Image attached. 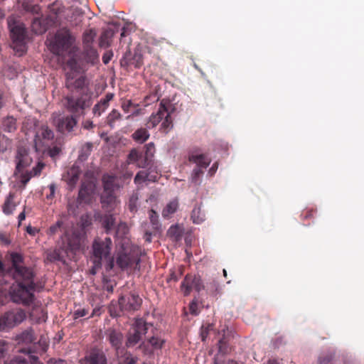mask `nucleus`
<instances>
[{
	"mask_svg": "<svg viewBox=\"0 0 364 364\" xmlns=\"http://www.w3.org/2000/svg\"><path fill=\"white\" fill-rule=\"evenodd\" d=\"M11 274L16 284L11 287V299L16 304L29 305L33 301L34 291L37 288V284L34 282L33 271L26 267H17Z\"/></svg>",
	"mask_w": 364,
	"mask_h": 364,
	"instance_id": "1",
	"label": "nucleus"
},
{
	"mask_svg": "<svg viewBox=\"0 0 364 364\" xmlns=\"http://www.w3.org/2000/svg\"><path fill=\"white\" fill-rule=\"evenodd\" d=\"M75 41V37L67 28H61L55 34L50 41L49 48L50 51L57 55H64L69 52Z\"/></svg>",
	"mask_w": 364,
	"mask_h": 364,
	"instance_id": "2",
	"label": "nucleus"
},
{
	"mask_svg": "<svg viewBox=\"0 0 364 364\" xmlns=\"http://www.w3.org/2000/svg\"><path fill=\"white\" fill-rule=\"evenodd\" d=\"M63 105L72 116L77 118L85 114V110L91 105V97L88 95L80 96L67 95L63 98Z\"/></svg>",
	"mask_w": 364,
	"mask_h": 364,
	"instance_id": "3",
	"label": "nucleus"
},
{
	"mask_svg": "<svg viewBox=\"0 0 364 364\" xmlns=\"http://www.w3.org/2000/svg\"><path fill=\"white\" fill-rule=\"evenodd\" d=\"M112 242L110 237H96L92 245V262L96 268H101L103 259L110 255Z\"/></svg>",
	"mask_w": 364,
	"mask_h": 364,
	"instance_id": "4",
	"label": "nucleus"
},
{
	"mask_svg": "<svg viewBox=\"0 0 364 364\" xmlns=\"http://www.w3.org/2000/svg\"><path fill=\"white\" fill-rule=\"evenodd\" d=\"M151 326L153 324L146 322L144 318H136L127 334L126 346L131 348L139 343Z\"/></svg>",
	"mask_w": 364,
	"mask_h": 364,
	"instance_id": "5",
	"label": "nucleus"
},
{
	"mask_svg": "<svg viewBox=\"0 0 364 364\" xmlns=\"http://www.w3.org/2000/svg\"><path fill=\"white\" fill-rule=\"evenodd\" d=\"M26 318V313L22 309H15L5 313L0 318V330L13 328Z\"/></svg>",
	"mask_w": 364,
	"mask_h": 364,
	"instance_id": "6",
	"label": "nucleus"
},
{
	"mask_svg": "<svg viewBox=\"0 0 364 364\" xmlns=\"http://www.w3.org/2000/svg\"><path fill=\"white\" fill-rule=\"evenodd\" d=\"M52 119L57 130L61 133L72 132L77 124V119L72 115L63 116L58 113H53Z\"/></svg>",
	"mask_w": 364,
	"mask_h": 364,
	"instance_id": "7",
	"label": "nucleus"
},
{
	"mask_svg": "<svg viewBox=\"0 0 364 364\" xmlns=\"http://www.w3.org/2000/svg\"><path fill=\"white\" fill-rule=\"evenodd\" d=\"M115 177L104 175L102 177L103 192L101 195L102 203L112 204L114 202V191L115 188Z\"/></svg>",
	"mask_w": 364,
	"mask_h": 364,
	"instance_id": "8",
	"label": "nucleus"
},
{
	"mask_svg": "<svg viewBox=\"0 0 364 364\" xmlns=\"http://www.w3.org/2000/svg\"><path fill=\"white\" fill-rule=\"evenodd\" d=\"M172 107V104L169 100L163 99L160 104L159 109L156 113H153L148 119L146 127L148 129H153L156 127L165 117L166 112H168Z\"/></svg>",
	"mask_w": 364,
	"mask_h": 364,
	"instance_id": "9",
	"label": "nucleus"
},
{
	"mask_svg": "<svg viewBox=\"0 0 364 364\" xmlns=\"http://www.w3.org/2000/svg\"><path fill=\"white\" fill-rule=\"evenodd\" d=\"M143 64V55L139 49H134V52L127 50L122 59L120 65L122 67L128 68L134 66L135 68H139Z\"/></svg>",
	"mask_w": 364,
	"mask_h": 364,
	"instance_id": "10",
	"label": "nucleus"
},
{
	"mask_svg": "<svg viewBox=\"0 0 364 364\" xmlns=\"http://www.w3.org/2000/svg\"><path fill=\"white\" fill-rule=\"evenodd\" d=\"M8 26L10 30L11 37L13 41L23 42L26 37V28L23 23L19 22L14 16L8 18Z\"/></svg>",
	"mask_w": 364,
	"mask_h": 364,
	"instance_id": "11",
	"label": "nucleus"
},
{
	"mask_svg": "<svg viewBox=\"0 0 364 364\" xmlns=\"http://www.w3.org/2000/svg\"><path fill=\"white\" fill-rule=\"evenodd\" d=\"M142 300L136 294L122 296L119 299V305L122 311H134L139 309Z\"/></svg>",
	"mask_w": 364,
	"mask_h": 364,
	"instance_id": "12",
	"label": "nucleus"
},
{
	"mask_svg": "<svg viewBox=\"0 0 364 364\" xmlns=\"http://www.w3.org/2000/svg\"><path fill=\"white\" fill-rule=\"evenodd\" d=\"M204 288L203 281L199 275H186L181 284V289L186 296L188 295L192 289L200 292Z\"/></svg>",
	"mask_w": 364,
	"mask_h": 364,
	"instance_id": "13",
	"label": "nucleus"
},
{
	"mask_svg": "<svg viewBox=\"0 0 364 364\" xmlns=\"http://www.w3.org/2000/svg\"><path fill=\"white\" fill-rule=\"evenodd\" d=\"M140 259L137 257H132L126 253H119L117 257V265L122 269L125 270L129 267H134V269L138 267Z\"/></svg>",
	"mask_w": 364,
	"mask_h": 364,
	"instance_id": "14",
	"label": "nucleus"
},
{
	"mask_svg": "<svg viewBox=\"0 0 364 364\" xmlns=\"http://www.w3.org/2000/svg\"><path fill=\"white\" fill-rule=\"evenodd\" d=\"M16 170L20 172L25 167L29 166L32 162V159L28 154V150L23 146H19L17 149L16 156Z\"/></svg>",
	"mask_w": 364,
	"mask_h": 364,
	"instance_id": "15",
	"label": "nucleus"
},
{
	"mask_svg": "<svg viewBox=\"0 0 364 364\" xmlns=\"http://www.w3.org/2000/svg\"><path fill=\"white\" fill-rule=\"evenodd\" d=\"M85 364H107L105 353L98 348H93L85 358Z\"/></svg>",
	"mask_w": 364,
	"mask_h": 364,
	"instance_id": "16",
	"label": "nucleus"
},
{
	"mask_svg": "<svg viewBox=\"0 0 364 364\" xmlns=\"http://www.w3.org/2000/svg\"><path fill=\"white\" fill-rule=\"evenodd\" d=\"M113 93H107L92 108L94 115L100 117L109 105V102L113 99Z\"/></svg>",
	"mask_w": 364,
	"mask_h": 364,
	"instance_id": "17",
	"label": "nucleus"
},
{
	"mask_svg": "<svg viewBox=\"0 0 364 364\" xmlns=\"http://www.w3.org/2000/svg\"><path fill=\"white\" fill-rule=\"evenodd\" d=\"M107 336L112 346L117 351L122 347L123 334L119 331L109 328L107 331Z\"/></svg>",
	"mask_w": 364,
	"mask_h": 364,
	"instance_id": "18",
	"label": "nucleus"
},
{
	"mask_svg": "<svg viewBox=\"0 0 364 364\" xmlns=\"http://www.w3.org/2000/svg\"><path fill=\"white\" fill-rule=\"evenodd\" d=\"M82 55L83 60L92 65L97 64L100 61L99 54L93 46L88 47V46H86V47H83Z\"/></svg>",
	"mask_w": 364,
	"mask_h": 364,
	"instance_id": "19",
	"label": "nucleus"
},
{
	"mask_svg": "<svg viewBox=\"0 0 364 364\" xmlns=\"http://www.w3.org/2000/svg\"><path fill=\"white\" fill-rule=\"evenodd\" d=\"M75 75H73L71 73H66V81L65 86L70 90L80 89L85 85V78L83 76H80L77 79H75Z\"/></svg>",
	"mask_w": 364,
	"mask_h": 364,
	"instance_id": "20",
	"label": "nucleus"
},
{
	"mask_svg": "<svg viewBox=\"0 0 364 364\" xmlns=\"http://www.w3.org/2000/svg\"><path fill=\"white\" fill-rule=\"evenodd\" d=\"M100 222L102 226L105 230L107 233H109L112 230H114L116 225V217L114 213H107L101 216Z\"/></svg>",
	"mask_w": 364,
	"mask_h": 364,
	"instance_id": "21",
	"label": "nucleus"
},
{
	"mask_svg": "<svg viewBox=\"0 0 364 364\" xmlns=\"http://www.w3.org/2000/svg\"><path fill=\"white\" fill-rule=\"evenodd\" d=\"M114 33L115 31L112 28L105 29L100 36L99 46L102 48L109 47Z\"/></svg>",
	"mask_w": 364,
	"mask_h": 364,
	"instance_id": "22",
	"label": "nucleus"
},
{
	"mask_svg": "<svg viewBox=\"0 0 364 364\" xmlns=\"http://www.w3.org/2000/svg\"><path fill=\"white\" fill-rule=\"evenodd\" d=\"M201 205L196 204L191 212V218L195 224H201L205 220V214L201 209Z\"/></svg>",
	"mask_w": 364,
	"mask_h": 364,
	"instance_id": "23",
	"label": "nucleus"
},
{
	"mask_svg": "<svg viewBox=\"0 0 364 364\" xmlns=\"http://www.w3.org/2000/svg\"><path fill=\"white\" fill-rule=\"evenodd\" d=\"M173 109L174 108L172 106L171 108L168 112H166L165 117L161 121L160 131L165 134L168 133L173 127V121L171 117V114L173 112Z\"/></svg>",
	"mask_w": 364,
	"mask_h": 364,
	"instance_id": "24",
	"label": "nucleus"
},
{
	"mask_svg": "<svg viewBox=\"0 0 364 364\" xmlns=\"http://www.w3.org/2000/svg\"><path fill=\"white\" fill-rule=\"evenodd\" d=\"M184 233V229L179 225H171L168 230V236L173 241L181 240Z\"/></svg>",
	"mask_w": 364,
	"mask_h": 364,
	"instance_id": "25",
	"label": "nucleus"
},
{
	"mask_svg": "<svg viewBox=\"0 0 364 364\" xmlns=\"http://www.w3.org/2000/svg\"><path fill=\"white\" fill-rule=\"evenodd\" d=\"M190 161L196 164L197 168H206L210 163V159L204 154L193 155Z\"/></svg>",
	"mask_w": 364,
	"mask_h": 364,
	"instance_id": "26",
	"label": "nucleus"
},
{
	"mask_svg": "<svg viewBox=\"0 0 364 364\" xmlns=\"http://www.w3.org/2000/svg\"><path fill=\"white\" fill-rule=\"evenodd\" d=\"M44 166L45 164L43 163L38 162L30 172H26L22 175V182L26 184L28 182L31 178L39 175Z\"/></svg>",
	"mask_w": 364,
	"mask_h": 364,
	"instance_id": "27",
	"label": "nucleus"
},
{
	"mask_svg": "<svg viewBox=\"0 0 364 364\" xmlns=\"http://www.w3.org/2000/svg\"><path fill=\"white\" fill-rule=\"evenodd\" d=\"M149 133L145 128L137 129L132 134V139L138 143L142 144L149 138Z\"/></svg>",
	"mask_w": 364,
	"mask_h": 364,
	"instance_id": "28",
	"label": "nucleus"
},
{
	"mask_svg": "<svg viewBox=\"0 0 364 364\" xmlns=\"http://www.w3.org/2000/svg\"><path fill=\"white\" fill-rule=\"evenodd\" d=\"M178 208V200L177 198L171 200L164 208L162 211V216L164 218H168L171 215L176 212Z\"/></svg>",
	"mask_w": 364,
	"mask_h": 364,
	"instance_id": "29",
	"label": "nucleus"
},
{
	"mask_svg": "<svg viewBox=\"0 0 364 364\" xmlns=\"http://www.w3.org/2000/svg\"><path fill=\"white\" fill-rule=\"evenodd\" d=\"M68 245L71 251H76L80 248L81 238L79 234L73 232L70 237L67 238Z\"/></svg>",
	"mask_w": 364,
	"mask_h": 364,
	"instance_id": "30",
	"label": "nucleus"
},
{
	"mask_svg": "<svg viewBox=\"0 0 364 364\" xmlns=\"http://www.w3.org/2000/svg\"><path fill=\"white\" fill-rule=\"evenodd\" d=\"M18 341L26 344L33 343L35 341L33 331L31 328L24 331L18 336Z\"/></svg>",
	"mask_w": 364,
	"mask_h": 364,
	"instance_id": "31",
	"label": "nucleus"
},
{
	"mask_svg": "<svg viewBox=\"0 0 364 364\" xmlns=\"http://www.w3.org/2000/svg\"><path fill=\"white\" fill-rule=\"evenodd\" d=\"M96 36V32L94 29L86 30L82 36L83 47L86 46H92V43Z\"/></svg>",
	"mask_w": 364,
	"mask_h": 364,
	"instance_id": "32",
	"label": "nucleus"
},
{
	"mask_svg": "<svg viewBox=\"0 0 364 364\" xmlns=\"http://www.w3.org/2000/svg\"><path fill=\"white\" fill-rule=\"evenodd\" d=\"M122 119V114L117 109H112L107 117V123L112 128H114L115 122Z\"/></svg>",
	"mask_w": 364,
	"mask_h": 364,
	"instance_id": "33",
	"label": "nucleus"
},
{
	"mask_svg": "<svg viewBox=\"0 0 364 364\" xmlns=\"http://www.w3.org/2000/svg\"><path fill=\"white\" fill-rule=\"evenodd\" d=\"M10 256L12 263V267L11 269V272L14 271V269H17V267H24V266L21 265L23 262V257L21 254L12 252Z\"/></svg>",
	"mask_w": 364,
	"mask_h": 364,
	"instance_id": "34",
	"label": "nucleus"
},
{
	"mask_svg": "<svg viewBox=\"0 0 364 364\" xmlns=\"http://www.w3.org/2000/svg\"><path fill=\"white\" fill-rule=\"evenodd\" d=\"M3 127L5 132H11L16 129V120L13 117H7L3 121Z\"/></svg>",
	"mask_w": 364,
	"mask_h": 364,
	"instance_id": "35",
	"label": "nucleus"
},
{
	"mask_svg": "<svg viewBox=\"0 0 364 364\" xmlns=\"http://www.w3.org/2000/svg\"><path fill=\"white\" fill-rule=\"evenodd\" d=\"M67 66L70 70L68 73H73V75H75V74L80 73L82 71V67L74 58H72L67 61Z\"/></svg>",
	"mask_w": 364,
	"mask_h": 364,
	"instance_id": "36",
	"label": "nucleus"
},
{
	"mask_svg": "<svg viewBox=\"0 0 364 364\" xmlns=\"http://www.w3.org/2000/svg\"><path fill=\"white\" fill-rule=\"evenodd\" d=\"M334 355V353L331 351L322 353L318 356L316 364H331Z\"/></svg>",
	"mask_w": 364,
	"mask_h": 364,
	"instance_id": "37",
	"label": "nucleus"
},
{
	"mask_svg": "<svg viewBox=\"0 0 364 364\" xmlns=\"http://www.w3.org/2000/svg\"><path fill=\"white\" fill-rule=\"evenodd\" d=\"M13 196L11 194H9L3 205V211L6 215L11 214L16 207L13 201Z\"/></svg>",
	"mask_w": 364,
	"mask_h": 364,
	"instance_id": "38",
	"label": "nucleus"
},
{
	"mask_svg": "<svg viewBox=\"0 0 364 364\" xmlns=\"http://www.w3.org/2000/svg\"><path fill=\"white\" fill-rule=\"evenodd\" d=\"M148 343L154 350H159L162 348L165 343V340L157 336H152L149 340Z\"/></svg>",
	"mask_w": 364,
	"mask_h": 364,
	"instance_id": "39",
	"label": "nucleus"
},
{
	"mask_svg": "<svg viewBox=\"0 0 364 364\" xmlns=\"http://www.w3.org/2000/svg\"><path fill=\"white\" fill-rule=\"evenodd\" d=\"M31 27L33 31L36 34H42L46 31V26L42 24L41 20L39 18L33 19Z\"/></svg>",
	"mask_w": 364,
	"mask_h": 364,
	"instance_id": "40",
	"label": "nucleus"
},
{
	"mask_svg": "<svg viewBox=\"0 0 364 364\" xmlns=\"http://www.w3.org/2000/svg\"><path fill=\"white\" fill-rule=\"evenodd\" d=\"M92 149V144L91 142H87L82 146L80 150L79 158L82 160L86 159L87 156L90 154Z\"/></svg>",
	"mask_w": 364,
	"mask_h": 364,
	"instance_id": "41",
	"label": "nucleus"
},
{
	"mask_svg": "<svg viewBox=\"0 0 364 364\" xmlns=\"http://www.w3.org/2000/svg\"><path fill=\"white\" fill-rule=\"evenodd\" d=\"M207 291L212 295L216 296L220 294L221 288L218 281L213 280L207 286Z\"/></svg>",
	"mask_w": 364,
	"mask_h": 364,
	"instance_id": "42",
	"label": "nucleus"
},
{
	"mask_svg": "<svg viewBox=\"0 0 364 364\" xmlns=\"http://www.w3.org/2000/svg\"><path fill=\"white\" fill-rule=\"evenodd\" d=\"M138 200H139V195L137 193H134L130 196L128 207L131 212H132V213L136 212L137 206H138Z\"/></svg>",
	"mask_w": 364,
	"mask_h": 364,
	"instance_id": "43",
	"label": "nucleus"
},
{
	"mask_svg": "<svg viewBox=\"0 0 364 364\" xmlns=\"http://www.w3.org/2000/svg\"><path fill=\"white\" fill-rule=\"evenodd\" d=\"M149 178V169L139 171L134 178V182L136 184L148 181Z\"/></svg>",
	"mask_w": 364,
	"mask_h": 364,
	"instance_id": "44",
	"label": "nucleus"
},
{
	"mask_svg": "<svg viewBox=\"0 0 364 364\" xmlns=\"http://www.w3.org/2000/svg\"><path fill=\"white\" fill-rule=\"evenodd\" d=\"M11 146V141L5 135L0 134V153L6 151Z\"/></svg>",
	"mask_w": 364,
	"mask_h": 364,
	"instance_id": "45",
	"label": "nucleus"
},
{
	"mask_svg": "<svg viewBox=\"0 0 364 364\" xmlns=\"http://www.w3.org/2000/svg\"><path fill=\"white\" fill-rule=\"evenodd\" d=\"M213 330V324L208 323L206 326H202V327L200 328V336L201 337L202 341L204 342L205 341L209 333Z\"/></svg>",
	"mask_w": 364,
	"mask_h": 364,
	"instance_id": "46",
	"label": "nucleus"
},
{
	"mask_svg": "<svg viewBox=\"0 0 364 364\" xmlns=\"http://www.w3.org/2000/svg\"><path fill=\"white\" fill-rule=\"evenodd\" d=\"M151 161V159L149 158L147 156H145L141 153L136 166L139 168H146V166H149Z\"/></svg>",
	"mask_w": 364,
	"mask_h": 364,
	"instance_id": "47",
	"label": "nucleus"
},
{
	"mask_svg": "<svg viewBox=\"0 0 364 364\" xmlns=\"http://www.w3.org/2000/svg\"><path fill=\"white\" fill-rule=\"evenodd\" d=\"M141 154V153L136 149H132L128 155L129 162L132 164L136 163L137 164Z\"/></svg>",
	"mask_w": 364,
	"mask_h": 364,
	"instance_id": "48",
	"label": "nucleus"
},
{
	"mask_svg": "<svg viewBox=\"0 0 364 364\" xmlns=\"http://www.w3.org/2000/svg\"><path fill=\"white\" fill-rule=\"evenodd\" d=\"M41 130V135L43 139L50 140L53 138V132L51 129H50L47 126H42Z\"/></svg>",
	"mask_w": 364,
	"mask_h": 364,
	"instance_id": "49",
	"label": "nucleus"
},
{
	"mask_svg": "<svg viewBox=\"0 0 364 364\" xmlns=\"http://www.w3.org/2000/svg\"><path fill=\"white\" fill-rule=\"evenodd\" d=\"M48 258L50 261H63V257L61 255L60 250H55L48 255Z\"/></svg>",
	"mask_w": 364,
	"mask_h": 364,
	"instance_id": "50",
	"label": "nucleus"
},
{
	"mask_svg": "<svg viewBox=\"0 0 364 364\" xmlns=\"http://www.w3.org/2000/svg\"><path fill=\"white\" fill-rule=\"evenodd\" d=\"M63 224V223L62 220H58L54 225H53L50 227L49 230H48V234L50 235H53L55 234L58 231V230L60 229Z\"/></svg>",
	"mask_w": 364,
	"mask_h": 364,
	"instance_id": "51",
	"label": "nucleus"
},
{
	"mask_svg": "<svg viewBox=\"0 0 364 364\" xmlns=\"http://www.w3.org/2000/svg\"><path fill=\"white\" fill-rule=\"evenodd\" d=\"M13 44H14V49L16 50V53L19 55H23V53L25 52V45L23 43V42H14L13 41Z\"/></svg>",
	"mask_w": 364,
	"mask_h": 364,
	"instance_id": "52",
	"label": "nucleus"
},
{
	"mask_svg": "<svg viewBox=\"0 0 364 364\" xmlns=\"http://www.w3.org/2000/svg\"><path fill=\"white\" fill-rule=\"evenodd\" d=\"M144 155L152 159L154 152V145L153 143H149L145 146Z\"/></svg>",
	"mask_w": 364,
	"mask_h": 364,
	"instance_id": "53",
	"label": "nucleus"
},
{
	"mask_svg": "<svg viewBox=\"0 0 364 364\" xmlns=\"http://www.w3.org/2000/svg\"><path fill=\"white\" fill-rule=\"evenodd\" d=\"M203 174V171L200 168H196L193 170L192 173V181L197 183L198 178Z\"/></svg>",
	"mask_w": 364,
	"mask_h": 364,
	"instance_id": "54",
	"label": "nucleus"
},
{
	"mask_svg": "<svg viewBox=\"0 0 364 364\" xmlns=\"http://www.w3.org/2000/svg\"><path fill=\"white\" fill-rule=\"evenodd\" d=\"M149 216L151 223L153 224V225H158V215L156 211L154 210H151L149 212Z\"/></svg>",
	"mask_w": 364,
	"mask_h": 364,
	"instance_id": "55",
	"label": "nucleus"
},
{
	"mask_svg": "<svg viewBox=\"0 0 364 364\" xmlns=\"http://www.w3.org/2000/svg\"><path fill=\"white\" fill-rule=\"evenodd\" d=\"M9 364H28V363L24 358H23L21 356H16V357L14 358L13 359H11L9 361Z\"/></svg>",
	"mask_w": 364,
	"mask_h": 364,
	"instance_id": "56",
	"label": "nucleus"
},
{
	"mask_svg": "<svg viewBox=\"0 0 364 364\" xmlns=\"http://www.w3.org/2000/svg\"><path fill=\"white\" fill-rule=\"evenodd\" d=\"M88 314V311L86 309H77L74 312L73 318L74 319H77L80 317H83Z\"/></svg>",
	"mask_w": 364,
	"mask_h": 364,
	"instance_id": "57",
	"label": "nucleus"
},
{
	"mask_svg": "<svg viewBox=\"0 0 364 364\" xmlns=\"http://www.w3.org/2000/svg\"><path fill=\"white\" fill-rule=\"evenodd\" d=\"M113 57V53L112 50L106 51L103 55H102V61L103 63L107 65L109 63L112 58Z\"/></svg>",
	"mask_w": 364,
	"mask_h": 364,
	"instance_id": "58",
	"label": "nucleus"
},
{
	"mask_svg": "<svg viewBox=\"0 0 364 364\" xmlns=\"http://www.w3.org/2000/svg\"><path fill=\"white\" fill-rule=\"evenodd\" d=\"M7 343L4 340H0V359L3 358L7 350Z\"/></svg>",
	"mask_w": 364,
	"mask_h": 364,
	"instance_id": "59",
	"label": "nucleus"
},
{
	"mask_svg": "<svg viewBox=\"0 0 364 364\" xmlns=\"http://www.w3.org/2000/svg\"><path fill=\"white\" fill-rule=\"evenodd\" d=\"M105 259L107 260L105 269L107 271H110L111 269H113V267L114 266V258L112 257H111L110 255H109V257H107V259Z\"/></svg>",
	"mask_w": 364,
	"mask_h": 364,
	"instance_id": "60",
	"label": "nucleus"
},
{
	"mask_svg": "<svg viewBox=\"0 0 364 364\" xmlns=\"http://www.w3.org/2000/svg\"><path fill=\"white\" fill-rule=\"evenodd\" d=\"M190 312L191 314L197 315L198 314V304L197 302L193 301L190 304Z\"/></svg>",
	"mask_w": 364,
	"mask_h": 364,
	"instance_id": "61",
	"label": "nucleus"
},
{
	"mask_svg": "<svg viewBox=\"0 0 364 364\" xmlns=\"http://www.w3.org/2000/svg\"><path fill=\"white\" fill-rule=\"evenodd\" d=\"M87 194V190L84 188H81L79 194H78V199L80 201H82L85 199L86 195Z\"/></svg>",
	"mask_w": 364,
	"mask_h": 364,
	"instance_id": "62",
	"label": "nucleus"
},
{
	"mask_svg": "<svg viewBox=\"0 0 364 364\" xmlns=\"http://www.w3.org/2000/svg\"><path fill=\"white\" fill-rule=\"evenodd\" d=\"M181 275V274H176L175 272H171L168 277V278L167 279V282H176L178 281V277Z\"/></svg>",
	"mask_w": 364,
	"mask_h": 364,
	"instance_id": "63",
	"label": "nucleus"
},
{
	"mask_svg": "<svg viewBox=\"0 0 364 364\" xmlns=\"http://www.w3.org/2000/svg\"><path fill=\"white\" fill-rule=\"evenodd\" d=\"M60 149L58 147L55 146L50 149V151H49L50 156L52 157H54V156H57L60 153Z\"/></svg>",
	"mask_w": 364,
	"mask_h": 364,
	"instance_id": "64",
	"label": "nucleus"
}]
</instances>
